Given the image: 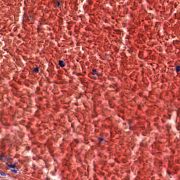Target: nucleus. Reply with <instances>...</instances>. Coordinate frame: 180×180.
Masks as SVG:
<instances>
[{"instance_id":"9b49d317","label":"nucleus","mask_w":180,"mask_h":180,"mask_svg":"<svg viewBox=\"0 0 180 180\" xmlns=\"http://www.w3.org/2000/svg\"><path fill=\"white\" fill-rule=\"evenodd\" d=\"M130 130H131V127H129Z\"/></svg>"},{"instance_id":"0eeeda50","label":"nucleus","mask_w":180,"mask_h":180,"mask_svg":"<svg viewBox=\"0 0 180 180\" xmlns=\"http://www.w3.org/2000/svg\"><path fill=\"white\" fill-rule=\"evenodd\" d=\"M33 72H36L37 74L39 73V68H34L33 69Z\"/></svg>"},{"instance_id":"f03ea898","label":"nucleus","mask_w":180,"mask_h":180,"mask_svg":"<svg viewBox=\"0 0 180 180\" xmlns=\"http://www.w3.org/2000/svg\"><path fill=\"white\" fill-rule=\"evenodd\" d=\"M58 65H60L61 68L65 67V62H64V60H59Z\"/></svg>"},{"instance_id":"7ed1b4c3","label":"nucleus","mask_w":180,"mask_h":180,"mask_svg":"<svg viewBox=\"0 0 180 180\" xmlns=\"http://www.w3.org/2000/svg\"><path fill=\"white\" fill-rule=\"evenodd\" d=\"M92 75H97L98 77H101V75H99L96 69H93L92 72H91Z\"/></svg>"},{"instance_id":"f257e3e1","label":"nucleus","mask_w":180,"mask_h":180,"mask_svg":"<svg viewBox=\"0 0 180 180\" xmlns=\"http://www.w3.org/2000/svg\"><path fill=\"white\" fill-rule=\"evenodd\" d=\"M0 161H2V162H5L6 161H8V156H6L4 153H1Z\"/></svg>"},{"instance_id":"6e6552de","label":"nucleus","mask_w":180,"mask_h":180,"mask_svg":"<svg viewBox=\"0 0 180 180\" xmlns=\"http://www.w3.org/2000/svg\"><path fill=\"white\" fill-rule=\"evenodd\" d=\"M176 72H180V65L176 67Z\"/></svg>"},{"instance_id":"9d476101","label":"nucleus","mask_w":180,"mask_h":180,"mask_svg":"<svg viewBox=\"0 0 180 180\" xmlns=\"http://www.w3.org/2000/svg\"><path fill=\"white\" fill-rule=\"evenodd\" d=\"M98 141H103V138H98Z\"/></svg>"},{"instance_id":"20e7f679","label":"nucleus","mask_w":180,"mask_h":180,"mask_svg":"<svg viewBox=\"0 0 180 180\" xmlns=\"http://www.w3.org/2000/svg\"><path fill=\"white\" fill-rule=\"evenodd\" d=\"M6 165L8 168H13V169H15V168H16V165H18V163H14L13 165Z\"/></svg>"},{"instance_id":"1a4fd4ad","label":"nucleus","mask_w":180,"mask_h":180,"mask_svg":"<svg viewBox=\"0 0 180 180\" xmlns=\"http://www.w3.org/2000/svg\"><path fill=\"white\" fill-rule=\"evenodd\" d=\"M11 172H13V174H18V170L15 169H11Z\"/></svg>"},{"instance_id":"39448f33","label":"nucleus","mask_w":180,"mask_h":180,"mask_svg":"<svg viewBox=\"0 0 180 180\" xmlns=\"http://www.w3.org/2000/svg\"><path fill=\"white\" fill-rule=\"evenodd\" d=\"M54 4L57 6V8H60V1H55Z\"/></svg>"},{"instance_id":"423d86ee","label":"nucleus","mask_w":180,"mask_h":180,"mask_svg":"<svg viewBox=\"0 0 180 180\" xmlns=\"http://www.w3.org/2000/svg\"><path fill=\"white\" fill-rule=\"evenodd\" d=\"M0 176H6V174L0 170Z\"/></svg>"}]
</instances>
